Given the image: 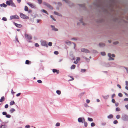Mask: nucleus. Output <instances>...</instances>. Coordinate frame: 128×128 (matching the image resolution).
<instances>
[{"label":"nucleus","mask_w":128,"mask_h":128,"mask_svg":"<svg viewBox=\"0 0 128 128\" xmlns=\"http://www.w3.org/2000/svg\"><path fill=\"white\" fill-rule=\"evenodd\" d=\"M115 1V0H95L93 4L98 8H104L105 7L112 6Z\"/></svg>","instance_id":"obj_1"},{"label":"nucleus","mask_w":128,"mask_h":128,"mask_svg":"<svg viewBox=\"0 0 128 128\" xmlns=\"http://www.w3.org/2000/svg\"><path fill=\"white\" fill-rule=\"evenodd\" d=\"M6 3L8 6H11L13 7H16V5L12 0H7L6 2Z\"/></svg>","instance_id":"obj_2"},{"label":"nucleus","mask_w":128,"mask_h":128,"mask_svg":"<svg viewBox=\"0 0 128 128\" xmlns=\"http://www.w3.org/2000/svg\"><path fill=\"white\" fill-rule=\"evenodd\" d=\"M77 5L79 6L80 8L84 10H87V8L86 6V4H78Z\"/></svg>","instance_id":"obj_3"},{"label":"nucleus","mask_w":128,"mask_h":128,"mask_svg":"<svg viewBox=\"0 0 128 128\" xmlns=\"http://www.w3.org/2000/svg\"><path fill=\"white\" fill-rule=\"evenodd\" d=\"M63 1H64L70 7L74 6H75L74 4L71 2L69 0H63Z\"/></svg>","instance_id":"obj_4"},{"label":"nucleus","mask_w":128,"mask_h":128,"mask_svg":"<svg viewBox=\"0 0 128 128\" xmlns=\"http://www.w3.org/2000/svg\"><path fill=\"white\" fill-rule=\"evenodd\" d=\"M122 120L124 121H127L128 120V115L125 114H123L121 118Z\"/></svg>","instance_id":"obj_5"},{"label":"nucleus","mask_w":128,"mask_h":128,"mask_svg":"<svg viewBox=\"0 0 128 128\" xmlns=\"http://www.w3.org/2000/svg\"><path fill=\"white\" fill-rule=\"evenodd\" d=\"M108 56L109 57V58L108 59L109 60H114V58H112L111 57L112 56V57H115V55L114 54H112L110 53H108Z\"/></svg>","instance_id":"obj_6"},{"label":"nucleus","mask_w":128,"mask_h":128,"mask_svg":"<svg viewBox=\"0 0 128 128\" xmlns=\"http://www.w3.org/2000/svg\"><path fill=\"white\" fill-rule=\"evenodd\" d=\"M20 16L24 19H29V17L22 13H20Z\"/></svg>","instance_id":"obj_7"},{"label":"nucleus","mask_w":128,"mask_h":128,"mask_svg":"<svg viewBox=\"0 0 128 128\" xmlns=\"http://www.w3.org/2000/svg\"><path fill=\"white\" fill-rule=\"evenodd\" d=\"M43 4L44 5L47 6L48 8H49L50 9L52 10L53 9V8L52 6L50 4H49L46 3V2H43Z\"/></svg>","instance_id":"obj_8"},{"label":"nucleus","mask_w":128,"mask_h":128,"mask_svg":"<svg viewBox=\"0 0 128 128\" xmlns=\"http://www.w3.org/2000/svg\"><path fill=\"white\" fill-rule=\"evenodd\" d=\"M41 44L42 46H46V47H48L47 44V42L45 40H42L40 41Z\"/></svg>","instance_id":"obj_9"},{"label":"nucleus","mask_w":128,"mask_h":128,"mask_svg":"<svg viewBox=\"0 0 128 128\" xmlns=\"http://www.w3.org/2000/svg\"><path fill=\"white\" fill-rule=\"evenodd\" d=\"M85 119L83 117H80L78 119V121L79 122L83 123L85 122Z\"/></svg>","instance_id":"obj_10"},{"label":"nucleus","mask_w":128,"mask_h":128,"mask_svg":"<svg viewBox=\"0 0 128 128\" xmlns=\"http://www.w3.org/2000/svg\"><path fill=\"white\" fill-rule=\"evenodd\" d=\"M19 17L16 14L15 15L11 16H10V20H12L13 19H19Z\"/></svg>","instance_id":"obj_11"},{"label":"nucleus","mask_w":128,"mask_h":128,"mask_svg":"<svg viewBox=\"0 0 128 128\" xmlns=\"http://www.w3.org/2000/svg\"><path fill=\"white\" fill-rule=\"evenodd\" d=\"M2 114L3 115H5L6 117L8 118H10L11 117V116L9 114H7V113L6 112H2Z\"/></svg>","instance_id":"obj_12"},{"label":"nucleus","mask_w":128,"mask_h":128,"mask_svg":"<svg viewBox=\"0 0 128 128\" xmlns=\"http://www.w3.org/2000/svg\"><path fill=\"white\" fill-rule=\"evenodd\" d=\"M79 20H80V23H79V22L78 23V25L80 23L82 24L84 26H85L86 25V24L84 23L83 22L82 18L81 19H80Z\"/></svg>","instance_id":"obj_13"},{"label":"nucleus","mask_w":128,"mask_h":128,"mask_svg":"<svg viewBox=\"0 0 128 128\" xmlns=\"http://www.w3.org/2000/svg\"><path fill=\"white\" fill-rule=\"evenodd\" d=\"M25 36L27 39L29 40H31L32 39V37L30 35H29L28 34H25Z\"/></svg>","instance_id":"obj_14"},{"label":"nucleus","mask_w":128,"mask_h":128,"mask_svg":"<svg viewBox=\"0 0 128 128\" xmlns=\"http://www.w3.org/2000/svg\"><path fill=\"white\" fill-rule=\"evenodd\" d=\"M27 4L31 8L36 9V8L33 5L32 3L28 2L27 3Z\"/></svg>","instance_id":"obj_15"},{"label":"nucleus","mask_w":128,"mask_h":128,"mask_svg":"<svg viewBox=\"0 0 128 128\" xmlns=\"http://www.w3.org/2000/svg\"><path fill=\"white\" fill-rule=\"evenodd\" d=\"M13 24L17 28H20L22 26V25L21 24H18L14 22H13Z\"/></svg>","instance_id":"obj_16"},{"label":"nucleus","mask_w":128,"mask_h":128,"mask_svg":"<svg viewBox=\"0 0 128 128\" xmlns=\"http://www.w3.org/2000/svg\"><path fill=\"white\" fill-rule=\"evenodd\" d=\"M81 50L82 52H84L85 53L88 52V50L87 49L84 48H82L81 49Z\"/></svg>","instance_id":"obj_17"},{"label":"nucleus","mask_w":128,"mask_h":128,"mask_svg":"<svg viewBox=\"0 0 128 128\" xmlns=\"http://www.w3.org/2000/svg\"><path fill=\"white\" fill-rule=\"evenodd\" d=\"M52 72L54 73L56 72L57 74H58L59 72V70L56 69H52Z\"/></svg>","instance_id":"obj_18"},{"label":"nucleus","mask_w":128,"mask_h":128,"mask_svg":"<svg viewBox=\"0 0 128 128\" xmlns=\"http://www.w3.org/2000/svg\"><path fill=\"white\" fill-rule=\"evenodd\" d=\"M99 45L100 47H103L105 46V44L104 43L101 42L99 43Z\"/></svg>","instance_id":"obj_19"},{"label":"nucleus","mask_w":128,"mask_h":128,"mask_svg":"<svg viewBox=\"0 0 128 128\" xmlns=\"http://www.w3.org/2000/svg\"><path fill=\"white\" fill-rule=\"evenodd\" d=\"M54 14L56 15L59 16H62V15L61 14H60L58 12H57L55 11L54 12Z\"/></svg>","instance_id":"obj_20"},{"label":"nucleus","mask_w":128,"mask_h":128,"mask_svg":"<svg viewBox=\"0 0 128 128\" xmlns=\"http://www.w3.org/2000/svg\"><path fill=\"white\" fill-rule=\"evenodd\" d=\"M31 63V62L28 60H26V61L25 64H30Z\"/></svg>","instance_id":"obj_21"},{"label":"nucleus","mask_w":128,"mask_h":128,"mask_svg":"<svg viewBox=\"0 0 128 128\" xmlns=\"http://www.w3.org/2000/svg\"><path fill=\"white\" fill-rule=\"evenodd\" d=\"M111 64L112 66L114 67H116L117 66V65L114 62H111Z\"/></svg>","instance_id":"obj_22"},{"label":"nucleus","mask_w":128,"mask_h":128,"mask_svg":"<svg viewBox=\"0 0 128 128\" xmlns=\"http://www.w3.org/2000/svg\"><path fill=\"white\" fill-rule=\"evenodd\" d=\"M102 96L104 98V99L106 100L109 97V95H107L106 96L102 95Z\"/></svg>","instance_id":"obj_23"},{"label":"nucleus","mask_w":128,"mask_h":128,"mask_svg":"<svg viewBox=\"0 0 128 128\" xmlns=\"http://www.w3.org/2000/svg\"><path fill=\"white\" fill-rule=\"evenodd\" d=\"M66 44L68 45H70L72 44V42L69 40H67L65 42Z\"/></svg>","instance_id":"obj_24"},{"label":"nucleus","mask_w":128,"mask_h":128,"mask_svg":"<svg viewBox=\"0 0 128 128\" xmlns=\"http://www.w3.org/2000/svg\"><path fill=\"white\" fill-rule=\"evenodd\" d=\"M15 111V110L14 109L12 108L10 110V112L11 113H12Z\"/></svg>","instance_id":"obj_25"},{"label":"nucleus","mask_w":128,"mask_h":128,"mask_svg":"<svg viewBox=\"0 0 128 128\" xmlns=\"http://www.w3.org/2000/svg\"><path fill=\"white\" fill-rule=\"evenodd\" d=\"M5 100V98L4 96H2L0 99V102H2Z\"/></svg>","instance_id":"obj_26"},{"label":"nucleus","mask_w":128,"mask_h":128,"mask_svg":"<svg viewBox=\"0 0 128 128\" xmlns=\"http://www.w3.org/2000/svg\"><path fill=\"white\" fill-rule=\"evenodd\" d=\"M113 116L112 114H110L108 116V118L109 119H111L113 118Z\"/></svg>","instance_id":"obj_27"},{"label":"nucleus","mask_w":128,"mask_h":128,"mask_svg":"<svg viewBox=\"0 0 128 128\" xmlns=\"http://www.w3.org/2000/svg\"><path fill=\"white\" fill-rule=\"evenodd\" d=\"M42 11L44 13H45L47 14V15L48 14V12H47L46 10L42 9Z\"/></svg>","instance_id":"obj_28"},{"label":"nucleus","mask_w":128,"mask_h":128,"mask_svg":"<svg viewBox=\"0 0 128 128\" xmlns=\"http://www.w3.org/2000/svg\"><path fill=\"white\" fill-rule=\"evenodd\" d=\"M86 70L85 69H81L80 72L82 73H84L85 72Z\"/></svg>","instance_id":"obj_29"},{"label":"nucleus","mask_w":128,"mask_h":128,"mask_svg":"<svg viewBox=\"0 0 128 128\" xmlns=\"http://www.w3.org/2000/svg\"><path fill=\"white\" fill-rule=\"evenodd\" d=\"M76 65L74 64L72 65L70 67V68L71 69H74L76 67Z\"/></svg>","instance_id":"obj_30"},{"label":"nucleus","mask_w":128,"mask_h":128,"mask_svg":"<svg viewBox=\"0 0 128 128\" xmlns=\"http://www.w3.org/2000/svg\"><path fill=\"white\" fill-rule=\"evenodd\" d=\"M28 8L26 6H24V10L26 12L28 11Z\"/></svg>","instance_id":"obj_31"},{"label":"nucleus","mask_w":128,"mask_h":128,"mask_svg":"<svg viewBox=\"0 0 128 128\" xmlns=\"http://www.w3.org/2000/svg\"><path fill=\"white\" fill-rule=\"evenodd\" d=\"M7 126L5 125H2L0 127V128H7Z\"/></svg>","instance_id":"obj_32"},{"label":"nucleus","mask_w":128,"mask_h":128,"mask_svg":"<svg viewBox=\"0 0 128 128\" xmlns=\"http://www.w3.org/2000/svg\"><path fill=\"white\" fill-rule=\"evenodd\" d=\"M15 104V102L14 100L12 101L10 103V106H12L14 104Z\"/></svg>","instance_id":"obj_33"},{"label":"nucleus","mask_w":128,"mask_h":128,"mask_svg":"<svg viewBox=\"0 0 128 128\" xmlns=\"http://www.w3.org/2000/svg\"><path fill=\"white\" fill-rule=\"evenodd\" d=\"M56 93L58 95H60L61 94V92L60 90H57L56 91Z\"/></svg>","instance_id":"obj_34"},{"label":"nucleus","mask_w":128,"mask_h":128,"mask_svg":"<svg viewBox=\"0 0 128 128\" xmlns=\"http://www.w3.org/2000/svg\"><path fill=\"white\" fill-rule=\"evenodd\" d=\"M85 92H83L80 93L79 95V96L80 98H81L82 96L85 94Z\"/></svg>","instance_id":"obj_35"},{"label":"nucleus","mask_w":128,"mask_h":128,"mask_svg":"<svg viewBox=\"0 0 128 128\" xmlns=\"http://www.w3.org/2000/svg\"><path fill=\"white\" fill-rule=\"evenodd\" d=\"M2 20L5 21H6L7 20V18L4 17H3L2 18Z\"/></svg>","instance_id":"obj_36"},{"label":"nucleus","mask_w":128,"mask_h":128,"mask_svg":"<svg viewBox=\"0 0 128 128\" xmlns=\"http://www.w3.org/2000/svg\"><path fill=\"white\" fill-rule=\"evenodd\" d=\"M101 54L103 56H104L106 55V53L104 52H101Z\"/></svg>","instance_id":"obj_37"},{"label":"nucleus","mask_w":128,"mask_h":128,"mask_svg":"<svg viewBox=\"0 0 128 128\" xmlns=\"http://www.w3.org/2000/svg\"><path fill=\"white\" fill-rule=\"evenodd\" d=\"M38 1V3L40 4H41L42 2V0H37Z\"/></svg>","instance_id":"obj_38"},{"label":"nucleus","mask_w":128,"mask_h":128,"mask_svg":"<svg viewBox=\"0 0 128 128\" xmlns=\"http://www.w3.org/2000/svg\"><path fill=\"white\" fill-rule=\"evenodd\" d=\"M50 17L51 18H52V20H54V21H56V19L54 18V17L53 16H52V15H50Z\"/></svg>","instance_id":"obj_39"},{"label":"nucleus","mask_w":128,"mask_h":128,"mask_svg":"<svg viewBox=\"0 0 128 128\" xmlns=\"http://www.w3.org/2000/svg\"><path fill=\"white\" fill-rule=\"evenodd\" d=\"M116 110L117 112H119L120 110V109L118 107L116 108Z\"/></svg>","instance_id":"obj_40"},{"label":"nucleus","mask_w":128,"mask_h":128,"mask_svg":"<svg viewBox=\"0 0 128 128\" xmlns=\"http://www.w3.org/2000/svg\"><path fill=\"white\" fill-rule=\"evenodd\" d=\"M58 5L59 6H60L62 5V4L61 2H58Z\"/></svg>","instance_id":"obj_41"},{"label":"nucleus","mask_w":128,"mask_h":128,"mask_svg":"<svg viewBox=\"0 0 128 128\" xmlns=\"http://www.w3.org/2000/svg\"><path fill=\"white\" fill-rule=\"evenodd\" d=\"M60 125V124L59 122H57L55 126H58Z\"/></svg>","instance_id":"obj_42"},{"label":"nucleus","mask_w":128,"mask_h":128,"mask_svg":"<svg viewBox=\"0 0 128 128\" xmlns=\"http://www.w3.org/2000/svg\"><path fill=\"white\" fill-rule=\"evenodd\" d=\"M118 122V121L116 120H114L113 122V123L114 124H116Z\"/></svg>","instance_id":"obj_43"},{"label":"nucleus","mask_w":128,"mask_h":128,"mask_svg":"<svg viewBox=\"0 0 128 128\" xmlns=\"http://www.w3.org/2000/svg\"><path fill=\"white\" fill-rule=\"evenodd\" d=\"M54 53L56 55H58V51H55L54 52Z\"/></svg>","instance_id":"obj_44"},{"label":"nucleus","mask_w":128,"mask_h":128,"mask_svg":"<svg viewBox=\"0 0 128 128\" xmlns=\"http://www.w3.org/2000/svg\"><path fill=\"white\" fill-rule=\"evenodd\" d=\"M118 96L120 97H122V94L121 93H119L118 94Z\"/></svg>","instance_id":"obj_45"},{"label":"nucleus","mask_w":128,"mask_h":128,"mask_svg":"<svg viewBox=\"0 0 128 128\" xmlns=\"http://www.w3.org/2000/svg\"><path fill=\"white\" fill-rule=\"evenodd\" d=\"M70 77L72 78V79H70L68 80L69 81H72L74 80V78L72 76H70Z\"/></svg>","instance_id":"obj_46"},{"label":"nucleus","mask_w":128,"mask_h":128,"mask_svg":"<svg viewBox=\"0 0 128 128\" xmlns=\"http://www.w3.org/2000/svg\"><path fill=\"white\" fill-rule=\"evenodd\" d=\"M52 42H49L48 43V45L49 46H52Z\"/></svg>","instance_id":"obj_47"},{"label":"nucleus","mask_w":128,"mask_h":128,"mask_svg":"<svg viewBox=\"0 0 128 128\" xmlns=\"http://www.w3.org/2000/svg\"><path fill=\"white\" fill-rule=\"evenodd\" d=\"M84 126L85 127H86L88 126V123L87 122H84Z\"/></svg>","instance_id":"obj_48"},{"label":"nucleus","mask_w":128,"mask_h":128,"mask_svg":"<svg viewBox=\"0 0 128 128\" xmlns=\"http://www.w3.org/2000/svg\"><path fill=\"white\" fill-rule=\"evenodd\" d=\"M95 126V124L94 122H92L91 124V126L92 127L94 126Z\"/></svg>","instance_id":"obj_49"},{"label":"nucleus","mask_w":128,"mask_h":128,"mask_svg":"<svg viewBox=\"0 0 128 128\" xmlns=\"http://www.w3.org/2000/svg\"><path fill=\"white\" fill-rule=\"evenodd\" d=\"M116 118L118 119H119L120 118V116L119 115H117L116 116Z\"/></svg>","instance_id":"obj_50"},{"label":"nucleus","mask_w":128,"mask_h":128,"mask_svg":"<svg viewBox=\"0 0 128 128\" xmlns=\"http://www.w3.org/2000/svg\"><path fill=\"white\" fill-rule=\"evenodd\" d=\"M118 43V41H116L114 42H113V44H114L116 45Z\"/></svg>","instance_id":"obj_51"},{"label":"nucleus","mask_w":128,"mask_h":128,"mask_svg":"<svg viewBox=\"0 0 128 128\" xmlns=\"http://www.w3.org/2000/svg\"><path fill=\"white\" fill-rule=\"evenodd\" d=\"M2 4H3V6L4 8H6V6H7V4H5L4 3H3Z\"/></svg>","instance_id":"obj_52"},{"label":"nucleus","mask_w":128,"mask_h":128,"mask_svg":"<svg viewBox=\"0 0 128 128\" xmlns=\"http://www.w3.org/2000/svg\"><path fill=\"white\" fill-rule=\"evenodd\" d=\"M93 119L92 118H88V121L92 122L93 121Z\"/></svg>","instance_id":"obj_53"},{"label":"nucleus","mask_w":128,"mask_h":128,"mask_svg":"<svg viewBox=\"0 0 128 128\" xmlns=\"http://www.w3.org/2000/svg\"><path fill=\"white\" fill-rule=\"evenodd\" d=\"M35 46L36 47H38L39 46V45L38 43H36L35 44Z\"/></svg>","instance_id":"obj_54"},{"label":"nucleus","mask_w":128,"mask_h":128,"mask_svg":"<svg viewBox=\"0 0 128 128\" xmlns=\"http://www.w3.org/2000/svg\"><path fill=\"white\" fill-rule=\"evenodd\" d=\"M37 82L39 83H41L42 82V81L40 80H38Z\"/></svg>","instance_id":"obj_55"},{"label":"nucleus","mask_w":128,"mask_h":128,"mask_svg":"<svg viewBox=\"0 0 128 128\" xmlns=\"http://www.w3.org/2000/svg\"><path fill=\"white\" fill-rule=\"evenodd\" d=\"M8 107V104H6L4 106V108H7Z\"/></svg>","instance_id":"obj_56"},{"label":"nucleus","mask_w":128,"mask_h":128,"mask_svg":"<svg viewBox=\"0 0 128 128\" xmlns=\"http://www.w3.org/2000/svg\"><path fill=\"white\" fill-rule=\"evenodd\" d=\"M50 26L52 28V30H53L55 28L54 26L51 25Z\"/></svg>","instance_id":"obj_57"},{"label":"nucleus","mask_w":128,"mask_h":128,"mask_svg":"<svg viewBox=\"0 0 128 128\" xmlns=\"http://www.w3.org/2000/svg\"><path fill=\"white\" fill-rule=\"evenodd\" d=\"M123 67L124 68L126 69V70L127 73L128 74V68L127 67H125V66H124Z\"/></svg>","instance_id":"obj_58"},{"label":"nucleus","mask_w":128,"mask_h":128,"mask_svg":"<svg viewBox=\"0 0 128 128\" xmlns=\"http://www.w3.org/2000/svg\"><path fill=\"white\" fill-rule=\"evenodd\" d=\"M72 43L74 45V49L76 50V49L75 48V47H76V44H75V43H74V42H72Z\"/></svg>","instance_id":"obj_59"},{"label":"nucleus","mask_w":128,"mask_h":128,"mask_svg":"<svg viewBox=\"0 0 128 128\" xmlns=\"http://www.w3.org/2000/svg\"><path fill=\"white\" fill-rule=\"evenodd\" d=\"M15 38H16V40L18 42H19V41H18V37H17V36H16V37H15Z\"/></svg>","instance_id":"obj_60"},{"label":"nucleus","mask_w":128,"mask_h":128,"mask_svg":"<svg viewBox=\"0 0 128 128\" xmlns=\"http://www.w3.org/2000/svg\"><path fill=\"white\" fill-rule=\"evenodd\" d=\"M112 103H115L116 101L114 99H112Z\"/></svg>","instance_id":"obj_61"},{"label":"nucleus","mask_w":128,"mask_h":128,"mask_svg":"<svg viewBox=\"0 0 128 128\" xmlns=\"http://www.w3.org/2000/svg\"><path fill=\"white\" fill-rule=\"evenodd\" d=\"M25 128H30V126L29 125H27L26 126Z\"/></svg>","instance_id":"obj_62"},{"label":"nucleus","mask_w":128,"mask_h":128,"mask_svg":"<svg viewBox=\"0 0 128 128\" xmlns=\"http://www.w3.org/2000/svg\"><path fill=\"white\" fill-rule=\"evenodd\" d=\"M21 94V93H20V92L19 93H18L17 94H16V96L18 97V96H19Z\"/></svg>","instance_id":"obj_63"},{"label":"nucleus","mask_w":128,"mask_h":128,"mask_svg":"<svg viewBox=\"0 0 128 128\" xmlns=\"http://www.w3.org/2000/svg\"><path fill=\"white\" fill-rule=\"evenodd\" d=\"M126 85V86H128V82L127 81H126L125 82Z\"/></svg>","instance_id":"obj_64"}]
</instances>
